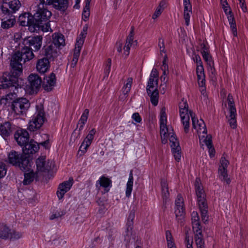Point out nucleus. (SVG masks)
Here are the masks:
<instances>
[{
	"label": "nucleus",
	"mask_w": 248,
	"mask_h": 248,
	"mask_svg": "<svg viewBox=\"0 0 248 248\" xmlns=\"http://www.w3.org/2000/svg\"><path fill=\"white\" fill-rule=\"evenodd\" d=\"M33 49L29 46H25L20 51H16L12 56L10 72H4L1 78L0 89H7L14 87L16 89L19 86V77L22 73V65L21 63L23 60L25 63L32 59L34 55Z\"/></svg>",
	"instance_id": "1"
},
{
	"label": "nucleus",
	"mask_w": 248,
	"mask_h": 248,
	"mask_svg": "<svg viewBox=\"0 0 248 248\" xmlns=\"http://www.w3.org/2000/svg\"><path fill=\"white\" fill-rule=\"evenodd\" d=\"M44 4H42L44 7ZM52 16V13L46 8L41 7L38 5L36 12L33 15V18L36 28V32L40 31L43 32H46L50 29L49 19Z\"/></svg>",
	"instance_id": "2"
},
{
	"label": "nucleus",
	"mask_w": 248,
	"mask_h": 248,
	"mask_svg": "<svg viewBox=\"0 0 248 248\" xmlns=\"http://www.w3.org/2000/svg\"><path fill=\"white\" fill-rule=\"evenodd\" d=\"M28 158L23 153L21 154L13 150L9 153L8 156L10 164L18 167L21 170L24 171H29L31 169V164Z\"/></svg>",
	"instance_id": "3"
},
{
	"label": "nucleus",
	"mask_w": 248,
	"mask_h": 248,
	"mask_svg": "<svg viewBox=\"0 0 248 248\" xmlns=\"http://www.w3.org/2000/svg\"><path fill=\"white\" fill-rule=\"evenodd\" d=\"M30 102L26 98H17L14 99L11 105V108L16 115L23 116L30 107Z\"/></svg>",
	"instance_id": "4"
},
{
	"label": "nucleus",
	"mask_w": 248,
	"mask_h": 248,
	"mask_svg": "<svg viewBox=\"0 0 248 248\" xmlns=\"http://www.w3.org/2000/svg\"><path fill=\"white\" fill-rule=\"evenodd\" d=\"M42 85V78L37 74H31L28 78L26 90L30 94L37 93Z\"/></svg>",
	"instance_id": "5"
},
{
	"label": "nucleus",
	"mask_w": 248,
	"mask_h": 248,
	"mask_svg": "<svg viewBox=\"0 0 248 248\" xmlns=\"http://www.w3.org/2000/svg\"><path fill=\"white\" fill-rule=\"evenodd\" d=\"M46 120L44 108H40L39 110L37 109V112L34 115L32 119L29 122L28 129L33 132L38 130Z\"/></svg>",
	"instance_id": "6"
},
{
	"label": "nucleus",
	"mask_w": 248,
	"mask_h": 248,
	"mask_svg": "<svg viewBox=\"0 0 248 248\" xmlns=\"http://www.w3.org/2000/svg\"><path fill=\"white\" fill-rule=\"evenodd\" d=\"M8 0V1L3 2L0 6V9L3 15L9 16L13 15V14L18 10L21 6V3L19 0Z\"/></svg>",
	"instance_id": "7"
},
{
	"label": "nucleus",
	"mask_w": 248,
	"mask_h": 248,
	"mask_svg": "<svg viewBox=\"0 0 248 248\" xmlns=\"http://www.w3.org/2000/svg\"><path fill=\"white\" fill-rule=\"evenodd\" d=\"M33 15L30 13H24L21 14L18 17V22L20 26H28V30L31 32H36L37 25L34 22Z\"/></svg>",
	"instance_id": "8"
},
{
	"label": "nucleus",
	"mask_w": 248,
	"mask_h": 248,
	"mask_svg": "<svg viewBox=\"0 0 248 248\" xmlns=\"http://www.w3.org/2000/svg\"><path fill=\"white\" fill-rule=\"evenodd\" d=\"M22 146V153L25 155V156L29 157L31 164H32V155L37 152L39 149V144L33 140H31L28 141L27 143L24 144Z\"/></svg>",
	"instance_id": "9"
},
{
	"label": "nucleus",
	"mask_w": 248,
	"mask_h": 248,
	"mask_svg": "<svg viewBox=\"0 0 248 248\" xmlns=\"http://www.w3.org/2000/svg\"><path fill=\"white\" fill-rule=\"evenodd\" d=\"M40 3L47 5H52L53 7L61 12H65L69 6L68 0H39Z\"/></svg>",
	"instance_id": "10"
},
{
	"label": "nucleus",
	"mask_w": 248,
	"mask_h": 248,
	"mask_svg": "<svg viewBox=\"0 0 248 248\" xmlns=\"http://www.w3.org/2000/svg\"><path fill=\"white\" fill-rule=\"evenodd\" d=\"M41 54L49 61H54L58 56L57 48L54 44L49 43L44 46L41 50Z\"/></svg>",
	"instance_id": "11"
},
{
	"label": "nucleus",
	"mask_w": 248,
	"mask_h": 248,
	"mask_svg": "<svg viewBox=\"0 0 248 248\" xmlns=\"http://www.w3.org/2000/svg\"><path fill=\"white\" fill-rule=\"evenodd\" d=\"M42 40V35L29 36L25 38L23 44L25 46L28 45L30 47L32 46L34 51H37L41 47Z\"/></svg>",
	"instance_id": "12"
},
{
	"label": "nucleus",
	"mask_w": 248,
	"mask_h": 248,
	"mask_svg": "<svg viewBox=\"0 0 248 248\" xmlns=\"http://www.w3.org/2000/svg\"><path fill=\"white\" fill-rule=\"evenodd\" d=\"M15 130V125L9 121L0 124V135L4 139L9 138Z\"/></svg>",
	"instance_id": "13"
},
{
	"label": "nucleus",
	"mask_w": 248,
	"mask_h": 248,
	"mask_svg": "<svg viewBox=\"0 0 248 248\" xmlns=\"http://www.w3.org/2000/svg\"><path fill=\"white\" fill-rule=\"evenodd\" d=\"M14 138L18 144L22 146L29 141L30 136L26 129L21 128L15 132Z\"/></svg>",
	"instance_id": "14"
},
{
	"label": "nucleus",
	"mask_w": 248,
	"mask_h": 248,
	"mask_svg": "<svg viewBox=\"0 0 248 248\" xmlns=\"http://www.w3.org/2000/svg\"><path fill=\"white\" fill-rule=\"evenodd\" d=\"M56 78L55 74L51 73L49 76H45L42 81V87L47 92L51 91L55 86Z\"/></svg>",
	"instance_id": "15"
},
{
	"label": "nucleus",
	"mask_w": 248,
	"mask_h": 248,
	"mask_svg": "<svg viewBox=\"0 0 248 248\" xmlns=\"http://www.w3.org/2000/svg\"><path fill=\"white\" fill-rule=\"evenodd\" d=\"M73 179L70 178L69 180L64 181L59 185L57 191V195L59 200L62 199L65 193L70 189L73 185Z\"/></svg>",
	"instance_id": "16"
},
{
	"label": "nucleus",
	"mask_w": 248,
	"mask_h": 248,
	"mask_svg": "<svg viewBox=\"0 0 248 248\" xmlns=\"http://www.w3.org/2000/svg\"><path fill=\"white\" fill-rule=\"evenodd\" d=\"M50 61L47 58L43 57L39 59L36 63V69L40 74H44L47 72L50 69Z\"/></svg>",
	"instance_id": "17"
},
{
	"label": "nucleus",
	"mask_w": 248,
	"mask_h": 248,
	"mask_svg": "<svg viewBox=\"0 0 248 248\" xmlns=\"http://www.w3.org/2000/svg\"><path fill=\"white\" fill-rule=\"evenodd\" d=\"M46 156H41L38 158L36 160V165L37 170L38 171L43 172H48L51 169V167L49 165L48 162L46 163Z\"/></svg>",
	"instance_id": "18"
},
{
	"label": "nucleus",
	"mask_w": 248,
	"mask_h": 248,
	"mask_svg": "<svg viewBox=\"0 0 248 248\" xmlns=\"http://www.w3.org/2000/svg\"><path fill=\"white\" fill-rule=\"evenodd\" d=\"M134 26H132L130 33L126 38L125 45L124 47V53L126 56H128L129 54V50L130 47L132 45L133 37H134Z\"/></svg>",
	"instance_id": "19"
},
{
	"label": "nucleus",
	"mask_w": 248,
	"mask_h": 248,
	"mask_svg": "<svg viewBox=\"0 0 248 248\" xmlns=\"http://www.w3.org/2000/svg\"><path fill=\"white\" fill-rule=\"evenodd\" d=\"M93 138L94 136L93 135L90 134L87 135L79 147L78 152H81L80 155H83L87 151V149L91 144Z\"/></svg>",
	"instance_id": "20"
},
{
	"label": "nucleus",
	"mask_w": 248,
	"mask_h": 248,
	"mask_svg": "<svg viewBox=\"0 0 248 248\" xmlns=\"http://www.w3.org/2000/svg\"><path fill=\"white\" fill-rule=\"evenodd\" d=\"M3 16H5L4 17V19H6V20L2 21L1 24V28L4 29H8L14 26L16 23L15 16L10 15L8 16L4 15Z\"/></svg>",
	"instance_id": "21"
},
{
	"label": "nucleus",
	"mask_w": 248,
	"mask_h": 248,
	"mask_svg": "<svg viewBox=\"0 0 248 248\" xmlns=\"http://www.w3.org/2000/svg\"><path fill=\"white\" fill-rule=\"evenodd\" d=\"M97 182H99L101 186L104 188L105 193L108 192L109 190V188L112 186L111 180L104 175L100 178Z\"/></svg>",
	"instance_id": "22"
},
{
	"label": "nucleus",
	"mask_w": 248,
	"mask_h": 248,
	"mask_svg": "<svg viewBox=\"0 0 248 248\" xmlns=\"http://www.w3.org/2000/svg\"><path fill=\"white\" fill-rule=\"evenodd\" d=\"M24 179L23 181V184L25 186L29 185L32 182L35 177H37V174L35 173L33 170L29 172H25Z\"/></svg>",
	"instance_id": "23"
},
{
	"label": "nucleus",
	"mask_w": 248,
	"mask_h": 248,
	"mask_svg": "<svg viewBox=\"0 0 248 248\" xmlns=\"http://www.w3.org/2000/svg\"><path fill=\"white\" fill-rule=\"evenodd\" d=\"M161 186L162 198L164 201H166L169 197L170 193L169 191L168 184L166 180H161Z\"/></svg>",
	"instance_id": "24"
},
{
	"label": "nucleus",
	"mask_w": 248,
	"mask_h": 248,
	"mask_svg": "<svg viewBox=\"0 0 248 248\" xmlns=\"http://www.w3.org/2000/svg\"><path fill=\"white\" fill-rule=\"evenodd\" d=\"M133 171L132 170H131L129 173L128 180L126 184V189L125 192V195L126 197L129 198L131 195L133 188Z\"/></svg>",
	"instance_id": "25"
},
{
	"label": "nucleus",
	"mask_w": 248,
	"mask_h": 248,
	"mask_svg": "<svg viewBox=\"0 0 248 248\" xmlns=\"http://www.w3.org/2000/svg\"><path fill=\"white\" fill-rule=\"evenodd\" d=\"M11 230L3 224H0V238L7 239L9 238Z\"/></svg>",
	"instance_id": "26"
},
{
	"label": "nucleus",
	"mask_w": 248,
	"mask_h": 248,
	"mask_svg": "<svg viewBox=\"0 0 248 248\" xmlns=\"http://www.w3.org/2000/svg\"><path fill=\"white\" fill-rule=\"evenodd\" d=\"M51 44H54L56 47L59 48L61 46H64L65 45V39L62 34H60L56 35L53 38V40Z\"/></svg>",
	"instance_id": "27"
},
{
	"label": "nucleus",
	"mask_w": 248,
	"mask_h": 248,
	"mask_svg": "<svg viewBox=\"0 0 248 248\" xmlns=\"http://www.w3.org/2000/svg\"><path fill=\"white\" fill-rule=\"evenodd\" d=\"M148 95L150 97V100L153 105L156 106L158 104L159 99V92L156 88L152 91H151L150 93H147Z\"/></svg>",
	"instance_id": "28"
},
{
	"label": "nucleus",
	"mask_w": 248,
	"mask_h": 248,
	"mask_svg": "<svg viewBox=\"0 0 248 248\" xmlns=\"http://www.w3.org/2000/svg\"><path fill=\"white\" fill-rule=\"evenodd\" d=\"M229 13L231 14L230 16H228V21L230 24L231 28L234 36H236L237 33V28L235 21L231 10H229Z\"/></svg>",
	"instance_id": "29"
},
{
	"label": "nucleus",
	"mask_w": 248,
	"mask_h": 248,
	"mask_svg": "<svg viewBox=\"0 0 248 248\" xmlns=\"http://www.w3.org/2000/svg\"><path fill=\"white\" fill-rule=\"evenodd\" d=\"M88 29V26L87 24H86L83 28L82 31L80 32L79 36L77 38V42L78 43V46H83V44L84 42L85 39L86 37V35L87 34V30Z\"/></svg>",
	"instance_id": "30"
},
{
	"label": "nucleus",
	"mask_w": 248,
	"mask_h": 248,
	"mask_svg": "<svg viewBox=\"0 0 248 248\" xmlns=\"http://www.w3.org/2000/svg\"><path fill=\"white\" fill-rule=\"evenodd\" d=\"M229 112L230 115L228 122L231 128L232 129H235L237 126L236 109H235V111H231Z\"/></svg>",
	"instance_id": "31"
},
{
	"label": "nucleus",
	"mask_w": 248,
	"mask_h": 248,
	"mask_svg": "<svg viewBox=\"0 0 248 248\" xmlns=\"http://www.w3.org/2000/svg\"><path fill=\"white\" fill-rule=\"evenodd\" d=\"M135 212L134 210H132L130 212L129 216L127 218V221L126 223V232H128L130 231H131L132 229V227L133 225V220L135 218Z\"/></svg>",
	"instance_id": "32"
},
{
	"label": "nucleus",
	"mask_w": 248,
	"mask_h": 248,
	"mask_svg": "<svg viewBox=\"0 0 248 248\" xmlns=\"http://www.w3.org/2000/svg\"><path fill=\"white\" fill-rule=\"evenodd\" d=\"M201 211V217L202 221L204 224H206L208 221V205L205 207H199Z\"/></svg>",
	"instance_id": "33"
},
{
	"label": "nucleus",
	"mask_w": 248,
	"mask_h": 248,
	"mask_svg": "<svg viewBox=\"0 0 248 248\" xmlns=\"http://www.w3.org/2000/svg\"><path fill=\"white\" fill-rule=\"evenodd\" d=\"M166 237L168 248H176L170 231H166Z\"/></svg>",
	"instance_id": "34"
},
{
	"label": "nucleus",
	"mask_w": 248,
	"mask_h": 248,
	"mask_svg": "<svg viewBox=\"0 0 248 248\" xmlns=\"http://www.w3.org/2000/svg\"><path fill=\"white\" fill-rule=\"evenodd\" d=\"M203 234L201 235L197 234H195L194 235V239L197 245V248H205L204 247V241L203 239Z\"/></svg>",
	"instance_id": "35"
},
{
	"label": "nucleus",
	"mask_w": 248,
	"mask_h": 248,
	"mask_svg": "<svg viewBox=\"0 0 248 248\" xmlns=\"http://www.w3.org/2000/svg\"><path fill=\"white\" fill-rule=\"evenodd\" d=\"M201 180L199 178H196L195 182V188L196 195L205 194L202 187L201 186Z\"/></svg>",
	"instance_id": "36"
},
{
	"label": "nucleus",
	"mask_w": 248,
	"mask_h": 248,
	"mask_svg": "<svg viewBox=\"0 0 248 248\" xmlns=\"http://www.w3.org/2000/svg\"><path fill=\"white\" fill-rule=\"evenodd\" d=\"M218 172L220 177H223V180L225 181L227 184H229L231 182L230 178H228L227 169L219 167Z\"/></svg>",
	"instance_id": "37"
},
{
	"label": "nucleus",
	"mask_w": 248,
	"mask_h": 248,
	"mask_svg": "<svg viewBox=\"0 0 248 248\" xmlns=\"http://www.w3.org/2000/svg\"><path fill=\"white\" fill-rule=\"evenodd\" d=\"M227 101L228 104V109L229 111H235L236 109L234 101L233 98L232 94L229 93L227 97Z\"/></svg>",
	"instance_id": "38"
},
{
	"label": "nucleus",
	"mask_w": 248,
	"mask_h": 248,
	"mask_svg": "<svg viewBox=\"0 0 248 248\" xmlns=\"http://www.w3.org/2000/svg\"><path fill=\"white\" fill-rule=\"evenodd\" d=\"M133 79L132 78H128L126 81V83L123 88V92L124 95L127 94L131 90V85Z\"/></svg>",
	"instance_id": "39"
},
{
	"label": "nucleus",
	"mask_w": 248,
	"mask_h": 248,
	"mask_svg": "<svg viewBox=\"0 0 248 248\" xmlns=\"http://www.w3.org/2000/svg\"><path fill=\"white\" fill-rule=\"evenodd\" d=\"M181 149L180 146L174 147V148H171V152L173 155L175 160L177 161V162H179L181 159Z\"/></svg>",
	"instance_id": "40"
},
{
	"label": "nucleus",
	"mask_w": 248,
	"mask_h": 248,
	"mask_svg": "<svg viewBox=\"0 0 248 248\" xmlns=\"http://www.w3.org/2000/svg\"><path fill=\"white\" fill-rule=\"evenodd\" d=\"M190 114L185 116V118H181V121L183 124L184 127V131L186 133H187L189 131V120H190Z\"/></svg>",
	"instance_id": "41"
},
{
	"label": "nucleus",
	"mask_w": 248,
	"mask_h": 248,
	"mask_svg": "<svg viewBox=\"0 0 248 248\" xmlns=\"http://www.w3.org/2000/svg\"><path fill=\"white\" fill-rule=\"evenodd\" d=\"M192 224L193 231L195 234H197L198 235H201L202 234V226L200 222L193 223Z\"/></svg>",
	"instance_id": "42"
},
{
	"label": "nucleus",
	"mask_w": 248,
	"mask_h": 248,
	"mask_svg": "<svg viewBox=\"0 0 248 248\" xmlns=\"http://www.w3.org/2000/svg\"><path fill=\"white\" fill-rule=\"evenodd\" d=\"M205 194L197 195V202L199 205V207H205V206L207 205V203L206 202V199L205 198Z\"/></svg>",
	"instance_id": "43"
},
{
	"label": "nucleus",
	"mask_w": 248,
	"mask_h": 248,
	"mask_svg": "<svg viewBox=\"0 0 248 248\" xmlns=\"http://www.w3.org/2000/svg\"><path fill=\"white\" fill-rule=\"evenodd\" d=\"M185 213L184 205L177 204L175 210V214L176 217H183Z\"/></svg>",
	"instance_id": "44"
},
{
	"label": "nucleus",
	"mask_w": 248,
	"mask_h": 248,
	"mask_svg": "<svg viewBox=\"0 0 248 248\" xmlns=\"http://www.w3.org/2000/svg\"><path fill=\"white\" fill-rule=\"evenodd\" d=\"M203 60L207 62L208 65H211L213 64L212 56L209 54V51L201 53Z\"/></svg>",
	"instance_id": "45"
},
{
	"label": "nucleus",
	"mask_w": 248,
	"mask_h": 248,
	"mask_svg": "<svg viewBox=\"0 0 248 248\" xmlns=\"http://www.w3.org/2000/svg\"><path fill=\"white\" fill-rule=\"evenodd\" d=\"M89 113V110L88 109H85L82 114L77 125L79 124H85L87 121Z\"/></svg>",
	"instance_id": "46"
},
{
	"label": "nucleus",
	"mask_w": 248,
	"mask_h": 248,
	"mask_svg": "<svg viewBox=\"0 0 248 248\" xmlns=\"http://www.w3.org/2000/svg\"><path fill=\"white\" fill-rule=\"evenodd\" d=\"M170 141L171 143L170 147L171 148H174V147L179 146V142L176 137V136L173 134L170 138Z\"/></svg>",
	"instance_id": "47"
},
{
	"label": "nucleus",
	"mask_w": 248,
	"mask_h": 248,
	"mask_svg": "<svg viewBox=\"0 0 248 248\" xmlns=\"http://www.w3.org/2000/svg\"><path fill=\"white\" fill-rule=\"evenodd\" d=\"M166 109L165 107L161 108L160 112V124H166L167 123V115L165 112Z\"/></svg>",
	"instance_id": "48"
},
{
	"label": "nucleus",
	"mask_w": 248,
	"mask_h": 248,
	"mask_svg": "<svg viewBox=\"0 0 248 248\" xmlns=\"http://www.w3.org/2000/svg\"><path fill=\"white\" fill-rule=\"evenodd\" d=\"M78 125L77 126L76 128L73 131V133H72V135H71V138L70 139L69 144H71V143H73L77 139H78L80 138V133H77V131L78 130Z\"/></svg>",
	"instance_id": "49"
},
{
	"label": "nucleus",
	"mask_w": 248,
	"mask_h": 248,
	"mask_svg": "<svg viewBox=\"0 0 248 248\" xmlns=\"http://www.w3.org/2000/svg\"><path fill=\"white\" fill-rule=\"evenodd\" d=\"M90 14V6H85L82 12V18L84 21L89 19Z\"/></svg>",
	"instance_id": "50"
},
{
	"label": "nucleus",
	"mask_w": 248,
	"mask_h": 248,
	"mask_svg": "<svg viewBox=\"0 0 248 248\" xmlns=\"http://www.w3.org/2000/svg\"><path fill=\"white\" fill-rule=\"evenodd\" d=\"M189 114L191 117L193 128L195 129L197 128L198 123H199V120L195 117V114L192 112V111H189Z\"/></svg>",
	"instance_id": "51"
},
{
	"label": "nucleus",
	"mask_w": 248,
	"mask_h": 248,
	"mask_svg": "<svg viewBox=\"0 0 248 248\" xmlns=\"http://www.w3.org/2000/svg\"><path fill=\"white\" fill-rule=\"evenodd\" d=\"M117 231L115 229H110L108 232V238L109 241H113L116 236Z\"/></svg>",
	"instance_id": "52"
},
{
	"label": "nucleus",
	"mask_w": 248,
	"mask_h": 248,
	"mask_svg": "<svg viewBox=\"0 0 248 248\" xmlns=\"http://www.w3.org/2000/svg\"><path fill=\"white\" fill-rule=\"evenodd\" d=\"M22 236V234L19 232L13 231H10V235L9 238L10 239L16 240L20 238Z\"/></svg>",
	"instance_id": "53"
},
{
	"label": "nucleus",
	"mask_w": 248,
	"mask_h": 248,
	"mask_svg": "<svg viewBox=\"0 0 248 248\" xmlns=\"http://www.w3.org/2000/svg\"><path fill=\"white\" fill-rule=\"evenodd\" d=\"M111 64V60L110 59L108 58L107 60L106 66L104 70V74L106 77L108 76L110 70Z\"/></svg>",
	"instance_id": "54"
},
{
	"label": "nucleus",
	"mask_w": 248,
	"mask_h": 248,
	"mask_svg": "<svg viewBox=\"0 0 248 248\" xmlns=\"http://www.w3.org/2000/svg\"><path fill=\"white\" fill-rule=\"evenodd\" d=\"M6 171L5 164L2 162H0V178H3L6 175Z\"/></svg>",
	"instance_id": "55"
},
{
	"label": "nucleus",
	"mask_w": 248,
	"mask_h": 248,
	"mask_svg": "<svg viewBox=\"0 0 248 248\" xmlns=\"http://www.w3.org/2000/svg\"><path fill=\"white\" fill-rule=\"evenodd\" d=\"M82 46H78V43L76 41V45H75V48L74 51V54H73V57L74 58H77L78 59V57L80 55V50L82 47Z\"/></svg>",
	"instance_id": "56"
},
{
	"label": "nucleus",
	"mask_w": 248,
	"mask_h": 248,
	"mask_svg": "<svg viewBox=\"0 0 248 248\" xmlns=\"http://www.w3.org/2000/svg\"><path fill=\"white\" fill-rule=\"evenodd\" d=\"M196 73L197 75L198 79H200L202 77H204V68L203 66H198L196 68Z\"/></svg>",
	"instance_id": "57"
},
{
	"label": "nucleus",
	"mask_w": 248,
	"mask_h": 248,
	"mask_svg": "<svg viewBox=\"0 0 248 248\" xmlns=\"http://www.w3.org/2000/svg\"><path fill=\"white\" fill-rule=\"evenodd\" d=\"M168 128L166 124H160V135L163 137L168 136Z\"/></svg>",
	"instance_id": "58"
},
{
	"label": "nucleus",
	"mask_w": 248,
	"mask_h": 248,
	"mask_svg": "<svg viewBox=\"0 0 248 248\" xmlns=\"http://www.w3.org/2000/svg\"><path fill=\"white\" fill-rule=\"evenodd\" d=\"M208 71L210 73V77L212 79L216 78V69L214 67V63L211 65H208Z\"/></svg>",
	"instance_id": "59"
},
{
	"label": "nucleus",
	"mask_w": 248,
	"mask_h": 248,
	"mask_svg": "<svg viewBox=\"0 0 248 248\" xmlns=\"http://www.w3.org/2000/svg\"><path fill=\"white\" fill-rule=\"evenodd\" d=\"M154 79H153L151 78H149L148 81V85L146 87L147 93H150L151 91H152V90H151V89H153L154 88Z\"/></svg>",
	"instance_id": "60"
},
{
	"label": "nucleus",
	"mask_w": 248,
	"mask_h": 248,
	"mask_svg": "<svg viewBox=\"0 0 248 248\" xmlns=\"http://www.w3.org/2000/svg\"><path fill=\"white\" fill-rule=\"evenodd\" d=\"M197 126H198L197 128H198L200 130H201L202 127L203 128V131H202V133L207 134V129L206 127V125H205V124L204 121L202 119L200 120V121H199V123H198Z\"/></svg>",
	"instance_id": "61"
},
{
	"label": "nucleus",
	"mask_w": 248,
	"mask_h": 248,
	"mask_svg": "<svg viewBox=\"0 0 248 248\" xmlns=\"http://www.w3.org/2000/svg\"><path fill=\"white\" fill-rule=\"evenodd\" d=\"M220 165L219 167L221 168L227 169L229 164V162L225 159V157H222L220 160Z\"/></svg>",
	"instance_id": "62"
},
{
	"label": "nucleus",
	"mask_w": 248,
	"mask_h": 248,
	"mask_svg": "<svg viewBox=\"0 0 248 248\" xmlns=\"http://www.w3.org/2000/svg\"><path fill=\"white\" fill-rule=\"evenodd\" d=\"M192 223L200 222V217L196 212H193L191 214Z\"/></svg>",
	"instance_id": "63"
},
{
	"label": "nucleus",
	"mask_w": 248,
	"mask_h": 248,
	"mask_svg": "<svg viewBox=\"0 0 248 248\" xmlns=\"http://www.w3.org/2000/svg\"><path fill=\"white\" fill-rule=\"evenodd\" d=\"M205 144L208 148H211L213 146L212 144V137L211 135H207L206 139L204 140Z\"/></svg>",
	"instance_id": "64"
}]
</instances>
